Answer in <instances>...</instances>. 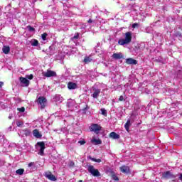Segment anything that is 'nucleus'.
<instances>
[{"mask_svg": "<svg viewBox=\"0 0 182 182\" xmlns=\"http://www.w3.org/2000/svg\"><path fill=\"white\" fill-rule=\"evenodd\" d=\"M132 42V32L128 31L125 33V38H120L118 41L119 45H121V46H124V45H129Z\"/></svg>", "mask_w": 182, "mask_h": 182, "instance_id": "f257e3e1", "label": "nucleus"}, {"mask_svg": "<svg viewBox=\"0 0 182 182\" xmlns=\"http://www.w3.org/2000/svg\"><path fill=\"white\" fill-rule=\"evenodd\" d=\"M88 171L93 177H100L101 174L99 170L96 169L95 166L90 165L88 166Z\"/></svg>", "mask_w": 182, "mask_h": 182, "instance_id": "f03ea898", "label": "nucleus"}, {"mask_svg": "<svg viewBox=\"0 0 182 182\" xmlns=\"http://www.w3.org/2000/svg\"><path fill=\"white\" fill-rule=\"evenodd\" d=\"M42 76L44 77H56L57 74L56 72L52 70H47L46 71L42 73Z\"/></svg>", "mask_w": 182, "mask_h": 182, "instance_id": "7ed1b4c3", "label": "nucleus"}, {"mask_svg": "<svg viewBox=\"0 0 182 182\" xmlns=\"http://www.w3.org/2000/svg\"><path fill=\"white\" fill-rule=\"evenodd\" d=\"M90 132H94V133H96L98 134L99 132L102 130V127L97 124H92L90 127Z\"/></svg>", "mask_w": 182, "mask_h": 182, "instance_id": "20e7f679", "label": "nucleus"}, {"mask_svg": "<svg viewBox=\"0 0 182 182\" xmlns=\"http://www.w3.org/2000/svg\"><path fill=\"white\" fill-rule=\"evenodd\" d=\"M37 146H38V147L37 148L38 150V154L40 156H43V151H45V142H38Z\"/></svg>", "mask_w": 182, "mask_h": 182, "instance_id": "39448f33", "label": "nucleus"}, {"mask_svg": "<svg viewBox=\"0 0 182 182\" xmlns=\"http://www.w3.org/2000/svg\"><path fill=\"white\" fill-rule=\"evenodd\" d=\"M100 92H102V90L99 88H96L95 87H92V97H93V99H97V97H99L100 95Z\"/></svg>", "mask_w": 182, "mask_h": 182, "instance_id": "423d86ee", "label": "nucleus"}, {"mask_svg": "<svg viewBox=\"0 0 182 182\" xmlns=\"http://www.w3.org/2000/svg\"><path fill=\"white\" fill-rule=\"evenodd\" d=\"M19 80L21 83V85L23 87H27V86H29V81L28 80V79L23 77H21L19 78Z\"/></svg>", "mask_w": 182, "mask_h": 182, "instance_id": "0eeeda50", "label": "nucleus"}, {"mask_svg": "<svg viewBox=\"0 0 182 182\" xmlns=\"http://www.w3.org/2000/svg\"><path fill=\"white\" fill-rule=\"evenodd\" d=\"M53 102L55 103H62L63 102V97L60 95H55L53 98Z\"/></svg>", "mask_w": 182, "mask_h": 182, "instance_id": "6e6552de", "label": "nucleus"}, {"mask_svg": "<svg viewBox=\"0 0 182 182\" xmlns=\"http://www.w3.org/2000/svg\"><path fill=\"white\" fill-rule=\"evenodd\" d=\"M45 177H46V178H48V180H50L51 181H56V177L50 172H46Z\"/></svg>", "mask_w": 182, "mask_h": 182, "instance_id": "1a4fd4ad", "label": "nucleus"}, {"mask_svg": "<svg viewBox=\"0 0 182 182\" xmlns=\"http://www.w3.org/2000/svg\"><path fill=\"white\" fill-rule=\"evenodd\" d=\"M38 103L41 105V109H45V105L46 103V98L43 97H40L38 98Z\"/></svg>", "mask_w": 182, "mask_h": 182, "instance_id": "9d476101", "label": "nucleus"}, {"mask_svg": "<svg viewBox=\"0 0 182 182\" xmlns=\"http://www.w3.org/2000/svg\"><path fill=\"white\" fill-rule=\"evenodd\" d=\"M162 176L164 177V178H174V177H176L170 171H166V172L162 174Z\"/></svg>", "mask_w": 182, "mask_h": 182, "instance_id": "9b49d317", "label": "nucleus"}, {"mask_svg": "<svg viewBox=\"0 0 182 182\" xmlns=\"http://www.w3.org/2000/svg\"><path fill=\"white\" fill-rule=\"evenodd\" d=\"M68 87L70 90H73L75 89H77V84L75 83V82H68Z\"/></svg>", "mask_w": 182, "mask_h": 182, "instance_id": "f8f14e48", "label": "nucleus"}, {"mask_svg": "<svg viewBox=\"0 0 182 182\" xmlns=\"http://www.w3.org/2000/svg\"><path fill=\"white\" fill-rule=\"evenodd\" d=\"M126 63L127 65H137V60H136L133 58H127Z\"/></svg>", "mask_w": 182, "mask_h": 182, "instance_id": "ddd939ff", "label": "nucleus"}, {"mask_svg": "<svg viewBox=\"0 0 182 182\" xmlns=\"http://www.w3.org/2000/svg\"><path fill=\"white\" fill-rule=\"evenodd\" d=\"M33 136H34V137H36V139H41V137H42V134L39 132V130L34 129L33 131Z\"/></svg>", "mask_w": 182, "mask_h": 182, "instance_id": "4468645a", "label": "nucleus"}, {"mask_svg": "<svg viewBox=\"0 0 182 182\" xmlns=\"http://www.w3.org/2000/svg\"><path fill=\"white\" fill-rule=\"evenodd\" d=\"M119 170L120 171H122V173H124L125 174H127V173L130 171V168H129V166H121L119 168Z\"/></svg>", "mask_w": 182, "mask_h": 182, "instance_id": "2eb2a0df", "label": "nucleus"}, {"mask_svg": "<svg viewBox=\"0 0 182 182\" xmlns=\"http://www.w3.org/2000/svg\"><path fill=\"white\" fill-rule=\"evenodd\" d=\"M91 142L92 144H95V146H97V144H102V140L100 139H96L95 137H92Z\"/></svg>", "mask_w": 182, "mask_h": 182, "instance_id": "dca6fc26", "label": "nucleus"}, {"mask_svg": "<svg viewBox=\"0 0 182 182\" xmlns=\"http://www.w3.org/2000/svg\"><path fill=\"white\" fill-rule=\"evenodd\" d=\"M109 137L110 139H120V135H119L116 132H111L109 134Z\"/></svg>", "mask_w": 182, "mask_h": 182, "instance_id": "f3484780", "label": "nucleus"}, {"mask_svg": "<svg viewBox=\"0 0 182 182\" xmlns=\"http://www.w3.org/2000/svg\"><path fill=\"white\" fill-rule=\"evenodd\" d=\"M112 58L113 59H123V55L122 54V53H114L112 55Z\"/></svg>", "mask_w": 182, "mask_h": 182, "instance_id": "a211bd4d", "label": "nucleus"}, {"mask_svg": "<svg viewBox=\"0 0 182 182\" xmlns=\"http://www.w3.org/2000/svg\"><path fill=\"white\" fill-rule=\"evenodd\" d=\"M2 50L5 55H8L9 53V51L11 50V48L9 46H4L2 48Z\"/></svg>", "mask_w": 182, "mask_h": 182, "instance_id": "6ab92c4d", "label": "nucleus"}, {"mask_svg": "<svg viewBox=\"0 0 182 182\" xmlns=\"http://www.w3.org/2000/svg\"><path fill=\"white\" fill-rule=\"evenodd\" d=\"M16 174H18V176H22L23 174V173H25V169L23 168H20L16 171Z\"/></svg>", "mask_w": 182, "mask_h": 182, "instance_id": "aec40b11", "label": "nucleus"}, {"mask_svg": "<svg viewBox=\"0 0 182 182\" xmlns=\"http://www.w3.org/2000/svg\"><path fill=\"white\" fill-rule=\"evenodd\" d=\"M131 124H132L130 123V119H128L127 122V123H126L125 125H124V127H125V129H126V130H127V132H129V129H130Z\"/></svg>", "mask_w": 182, "mask_h": 182, "instance_id": "412c9836", "label": "nucleus"}, {"mask_svg": "<svg viewBox=\"0 0 182 182\" xmlns=\"http://www.w3.org/2000/svg\"><path fill=\"white\" fill-rule=\"evenodd\" d=\"M31 46H38V45H39V41H38V40H32L31 41Z\"/></svg>", "mask_w": 182, "mask_h": 182, "instance_id": "4be33fe9", "label": "nucleus"}, {"mask_svg": "<svg viewBox=\"0 0 182 182\" xmlns=\"http://www.w3.org/2000/svg\"><path fill=\"white\" fill-rule=\"evenodd\" d=\"M92 57H85L84 59L85 63H90V62H92Z\"/></svg>", "mask_w": 182, "mask_h": 182, "instance_id": "5701e85b", "label": "nucleus"}, {"mask_svg": "<svg viewBox=\"0 0 182 182\" xmlns=\"http://www.w3.org/2000/svg\"><path fill=\"white\" fill-rule=\"evenodd\" d=\"M16 124L18 127H22L23 126V122L22 121H16Z\"/></svg>", "mask_w": 182, "mask_h": 182, "instance_id": "b1692460", "label": "nucleus"}, {"mask_svg": "<svg viewBox=\"0 0 182 182\" xmlns=\"http://www.w3.org/2000/svg\"><path fill=\"white\" fill-rule=\"evenodd\" d=\"M25 136H30L31 135V131L28 129H26L24 130H23Z\"/></svg>", "mask_w": 182, "mask_h": 182, "instance_id": "393cba45", "label": "nucleus"}, {"mask_svg": "<svg viewBox=\"0 0 182 182\" xmlns=\"http://www.w3.org/2000/svg\"><path fill=\"white\" fill-rule=\"evenodd\" d=\"M134 50L135 52H141V50H143V48H141L140 46H135Z\"/></svg>", "mask_w": 182, "mask_h": 182, "instance_id": "a878e982", "label": "nucleus"}, {"mask_svg": "<svg viewBox=\"0 0 182 182\" xmlns=\"http://www.w3.org/2000/svg\"><path fill=\"white\" fill-rule=\"evenodd\" d=\"M26 79H29V80H32L33 79V75L32 74L26 75Z\"/></svg>", "mask_w": 182, "mask_h": 182, "instance_id": "bb28decb", "label": "nucleus"}, {"mask_svg": "<svg viewBox=\"0 0 182 182\" xmlns=\"http://www.w3.org/2000/svg\"><path fill=\"white\" fill-rule=\"evenodd\" d=\"M101 113L103 116H107V112L105 109H101Z\"/></svg>", "mask_w": 182, "mask_h": 182, "instance_id": "cd10ccee", "label": "nucleus"}, {"mask_svg": "<svg viewBox=\"0 0 182 182\" xmlns=\"http://www.w3.org/2000/svg\"><path fill=\"white\" fill-rule=\"evenodd\" d=\"M27 28H28L29 32H35V28L33 27L28 26Z\"/></svg>", "mask_w": 182, "mask_h": 182, "instance_id": "c85d7f7f", "label": "nucleus"}, {"mask_svg": "<svg viewBox=\"0 0 182 182\" xmlns=\"http://www.w3.org/2000/svg\"><path fill=\"white\" fill-rule=\"evenodd\" d=\"M46 36H48V34L46 33H44L41 35L43 41H46Z\"/></svg>", "mask_w": 182, "mask_h": 182, "instance_id": "c756f323", "label": "nucleus"}, {"mask_svg": "<svg viewBox=\"0 0 182 182\" xmlns=\"http://www.w3.org/2000/svg\"><path fill=\"white\" fill-rule=\"evenodd\" d=\"M28 167H33L35 168V163L31 162L28 164Z\"/></svg>", "mask_w": 182, "mask_h": 182, "instance_id": "7c9ffc66", "label": "nucleus"}, {"mask_svg": "<svg viewBox=\"0 0 182 182\" xmlns=\"http://www.w3.org/2000/svg\"><path fill=\"white\" fill-rule=\"evenodd\" d=\"M17 110L21 113H23V112H25V107H23L21 108H18Z\"/></svg>", "mask_w": 182, "mask_h": 182, "instance_id": "2f4dec72", "label": "nucleus"}, {"mask_svg": "<svg viewBox=\"0 0 182 182\" xmlns=\"http://www.w3.org/2000/svg\"><path fill=\"white\" fill-rule=\"evenodd\" d=\"M112 179L115 180V181H119V178L116 175H112Z\"/></svg>", "mask_w": 182, "mask_h": 182, "instance_id": "473e14b6", "label": "nucleus"}, {"mask_svg": "<svg viewBox=\"0 0 182 182\" xmlns=\"http://www.w3.org/2000/svg\"><path fill=\"white\" fill-rule=\"evenodd\" d=\"M119 102H123V100H124V97H123V95H121L119 98Z\"/></svg>", "mask_w": 182, "mask_h": 182, "instance_id": "72a5a7b5", "label": "nucleus"}, {"mask_svg": "<svg viewBox=\"0 0 182 182\" xmlns=\"http://www.w3.org/2000/svg\"><path fill=\"white\" fill-rule=\"evenodd\" d=\"M78 143L80 144V146H83L86 143L85 141H79Z\"/></svg>", "mask_w": 182, "mask_h": 182, "instance_id": "f704fd0d", "label": "nucleus"}, {"mask_svg": "<svg viewBox=\"0 0 182 182\" xmlns=\"http://www.w3.org/2000/svg\"><path fill=\"white\" fill-rule=\"evenodd\" d=\"M5 136L4 135H0V141H2L3 140H4Z\"/></svg>", "mask_w": 182, "mask_h": 182, "instance_id": "c9c22d12", "label": "nucleus"}, {"mask_svg": "<svg viewBox=\"0 0 182 182\" xmlns=\"http://www.w3.org/2000/svg\"><path fill=\"white\" fill-rule=\"evenodd\" d=\"M139 26V24L138 23H134L133 25H132V28H137Z\"/></svg>", "mask_w": 182, "mask_h": 182, "instance_id": "e433bc0d", "label": "nucleus"}, {"mask_svg": "<svg viewBox=\"0 0 182 182\" xmlns=\"http://www.w3.org/2000/svg\"><path fill=\"white\" fill-rule=\"evenodd\" d=\"M79 38V35H75L73 36V39H77Z\"/></svg>", "mask_w": 182, "mask_h": 182, "instance_id": "4c0bfd02", "label": "nucleus"}, {"mask_svg": "<svg viewBox=\"0 0 182 182\" xmlns=\"http://www.w3.org/2000/svg\"><path fill=\"white\" fill-rule=\"evenodd\" d=\"M4 86V82H0V89Z\"/></svg>", "mask_w": 182, "mask_h": 182, "instance_id": "58836bf2", "label": "nucleus"}, {"mask_svg": "<svg viewBox=\"0 0 182 182\" xmlns=\"http://www.w3.org/2000/svg\"><path fill=\"white\" fill-rule=\"evenodd\" d=\"M102 160L101 159H96L95 163H101Z\"/></svg>", "mask_w": 182, "mask_h": 182, "instance_id": "ea45409f", "label": "nucleus"}, {"mask_svg": "<svg viewBox=\"0 0 182 182\" xmlns=\"http://www.w3.org/2000/svg\"><path fill=\"white\" fill-rule=\"evenodd\" d=\"M90 160H92V161H95L96 162V159H95V158L90 157Z\"/></svg>", "mask_w": 182, "mask_h": 182, "instance_id": "a19ab883", "label": "nucleus"}, {"mask_svg": "<svg viewBox=\"0 0 182 182\" xmlns=\"http://www.w3.org/2000/svg\"><path fill=\"white\" fill-rule=\"evenodd\" d=\"M92 22H93V21H92L91 18H90V19L88 20V23H92Z\"/></svg>", "mask_w": 182, "mask_h": 182, "instance_id": "79ce46f5", "label": "nucleus"}, {"mask_svg": "<svg viewBox=\"0 0 182 182\" xmlns=\"http://www.w3.org/2000/svg\"><path fill=\"white\" fill-rule=\"evenodd\" d=\"M70 166H75V163L73 161L70 162Z\"/></svg>", "mask_w": 182, "mask_h": 182, "instance_id": "37998d69", "label": "nucleus"}, {"mask_svg": "<svg viewBox=\"0 0 182 182\" xmlns=\"http://www.w3.org/2000/svg\"><path fill=\"white\" fill-rule=\"evenodd\" d=\"M179 178H180V180H181V181H182V173H181Z\"/></svg>", "mask_w": 182, "mask_h": 182, "instance_id": "c03bdc74", "label": "nucleus"}, {"mask_svg": "<svg viewBox=\"0 0 182 182\" xmlns=\"http://www.w3.org/2000/svg\"><path fill=\"white\" fill-rule=\"evenodd\" d=\"M78 182H83V181H82V180H80Z\"/></svg>", "mask_w": 182, "mask_h": 182, "instance_id": "a18cd8bd", "label": "nucleus"}]
</instances>
